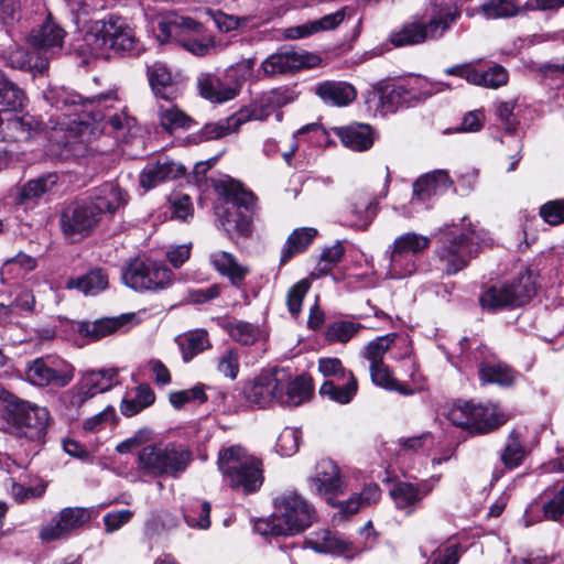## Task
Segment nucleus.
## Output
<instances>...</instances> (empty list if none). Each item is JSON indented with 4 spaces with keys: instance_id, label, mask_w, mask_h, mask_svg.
<instances>
[{
    "instance_id": "obj_34",
    "label": "nucleus",
    "mask_w": 564,
    "mask_h": 564,
    "mask_svg": "<svg viewBox=\"0 0 564 564\" xmlns=\"http://www.w3.org/2000/svg\"><path fill=\"white\" fill-rule=\"evenodd\" d=\"M302 66H304V57L295 51L274 53L261 64L264 74L270 76L294 72Z\"/></svg>"
},
{
    "instance_id": "obj_6",
    "label": "nucleus",
    "mask_w": 564,
    "mask_h": 564,
    "mask_svg": "<svg viewBox=\"0 0 564 564\" xmlns=\"http://www.w3.org/2000/svg\"><path fill=\"white\" fill-rule=\"evenodd\" d=\"M121 280L140 292H160L173 284L174 273L161 262L145 257L130 259L121 270Z\"/></svg>"
},
{
    "instance_id": "obj_21",
    "label": "nucleus",
    "mask_w": 564,
    "mask_h": 564,
    "mask_svg": "<svg viewBox=\"0 0 564 564\" xmlns=\"http://www.w3.org/2000/svg\"><path fill=\"white\" fill-rule=\"evenodd\" d=\"M377 215L376 199L366 192L354 193L348 200L346 223L357 229H367Z\"/></svg>"
},
{
    "instance_id": "obj_31",
    "label": "nucleus",
    "mask_w": 564,
    "mask_h": 564,
    "mask_svg": "<svg viewBox=\"0 0 564 564\" xmlns=\"http://www.w3.org/2000/svg\"><path fill=\"white\" fill-rule=\"evenodd\" d=\"M198 88L200 95L213 102H225L231 100L239 93L237 84H227L220 78L209 74L202 75L198 78Z\"/></svg>"
},
{
    "instance_id": "obj_54",
    "label": "nucleus",
    "mask_w": 564,
    "mask_h": 564,
    "mask_svg": "<svg viewBox=\"0 0 564 564\" xmlns=\"http://www.w3.org/2000/svg\"><path fill=\"white\" fill-rule=\"evenodd\" d=\"M155 401V394L148 384H140L135 389L133 399H123L120 405L121 413L124 416H133L152 405Z\"/></svg>"
},
{
    "instance_id": "obj_64",
    "label": "nucleus",
    "mask_w": 564,
    "mask_h": 564,
    "mask_svg": "<svg viewBox=\"0 0 564 564\" xmlns=\"http://www.w3.org/2000/svg\"><path fill=\"white\" fill-rule=\"evenodd\" d=\"M228 332L232 339L242 345L254 344L260 334V330L257 326L243 321L229 324Z\"/></svg>"
},
{
    "instance_id": "obj_62",
    "label": "nucleus",
    "mask_w": 564,
    "mask_h": 564,
    "mask_svg": "<svg viewBox=\"0 0 564 564\" xmlns=\"http://www.w3.org/2000/svg\"><path fill=\"white\" fill-rule=\"evenodd\" d=\"M56 182L57 176L55 174H50L28 182L21 189V200L24 202L26 199L41 197L43 194L51 191Z\"/></svg>"
},
{
    "instance_id": "obj_61",
    "label": "nucleus",
    "mask_w": 564,
    "mask_h": 564,
    "mask_svg": "<svg viewBox=\"0 0 564 564\" xmlns=\"http://www.w3.org/2000/svg\"><path fill=\"white\" fill-rule=\"evenodd\" d=\"M210 17L217 26V29L221 32H231L238 29H243L248 26H256L257 24H251L252 18L250 15L246 17H237L227 14L220 10L210 11Z\"/></svg>"
},
{
    "instance_id": "obj_18",
    "label": "nucleus",
    "mask_w": 564,
    "mask_h": 564,
    "mask_svg": "<svg viewBox=\"0 0 564 564\" xmlns=\"http://www.w3.org/2000/svg\"><path fill=\"white\" fill-rule=\"evenodd\" d=\"M402 97L403 106L411 107L433 96L449 89L451 86L443 82H432L422 76H415L402 84H397Z\"/></svg>"
},
{
    "instance_id": "obj_23",
    "label": "nucleus",
    "mask_w": 564,
    "mask_h": 564,
    "mask_svg": "<svg viewBox=\"0 0 564 564\" xmlns=\"http://www.w3.org/2000/svg\"><path fill=\"white\" fill-rule=\"evenodd\" d=\"M453 186V181L444 170H435L419 177L413 184L412 202H425L442 195Z\"/></svg>"
},
{
    "instance_id": "obj_17",
    "label": "nucleus",
    "mask_w": 564,
    "mask_h": 564,
    "mask_svg": "<svg viewBox=\"0 0 564 564\" xmlns=\"http://www.w3.org/2000/svg\"><path fill=\"white\" fill-rule=\"evenodd\" d=\"M119 383L118 368L88 370L83 373L78 383L79 401L85 402L96 394L109 391L112 387L118 386Z\"/></svg>"
},
{
    "instance_id": "obj_30",
    "label": "nucleus",
    "mask_w": 564,
    "mask_h": 564,
    "mask_svg": "<svg viewBox=\"0 0 564 564\" xmlns=\"http://www.w3.org/2000/svg\"><path fill=\"white\" fill-rule=\"evenodd\" d=\"M336 135L341 143L352 151H367L373 144V130L366 123H351L335 128Z\"/></svg>"
},
{
    "instance_id": "obj_4",
    "label": "nucleus",
    "mask_w": 564,
    "mask_h": 564,
    "mask_svg": "<svg viewBox=\"0 0 564 564\" xmlns=\"http://www.w3.org/2000/svg\"><path fill=\"white\" fill-rule=\"evenodd\" d=\"M459 12L447 9L434 14L429 21L413 17L389 35L390 43L395 47L417 45L427 41H436L444 36L457 20Z\"/></svg>"
},
{
    "instance_id": "obj_37",
    "label": "nucleus",
    "mask_w": 564,
    "mask_h": 564,
    "mask_svg": "<svg viewBox=\"0 0 564 564\" xmlns=\"http://www.w3.org/2000/svg\"><path fill=\"white\" fill-rule=\"evenodd\" d=\"M371 382L387 391L398 392L402 395H412L415 390L405 382L399 381L393 376V371L386 362L369 365Z\"/></svg>"
},
{
    "instance_id": "obj_50",
    "label": "nucleus",
    "mask_w": 564,
    "mask_h": 564,
    "mask_svg": "<svg viewBox=\"0 0 564 564\" xmlns=\"http://www.w3.org/2000/svg\"><path fill=\"white\" fill-rule=\"evenodd\" d=\"M176 340L181 348L183 360L186 362L210 346L208 334L205 330L189 332L177 337Z\"/></svg>"
},
{
    "instance_id": "obj_55",
    "label": "nucleus",
    "mask_w": 564,
    "mask_h": 564,
    "mask_svg": "<svg viewBox=\"0 0 564 564\" xmlns=\"http://www.w3.org/2000/svg\"><path fill=\"white\" fill-rule=\"evenodd\" d=\"M542 510L547 520L557 521L562 518L564 514V482L544 491Z\"/></svg>"
},
{
    "instance_id": "obj_49",
    "label": "nucleus",
    "mask_w": 564,
    "mask_h": 564,
    "mask_svg": "<svg viewBox=\"0 0 564 564\" xmlns=\"http://www.w3.org/2000/svg\"><path fill=\"white\" fill-rule=\"evenodd\" d=\"M399 339L397 333L386 334L370 340L360 351V356L369 361V365L381 364L384 355Z\"/></svg>"
},
{
    "instance_id": "obj_12",
    "label": "nucleus",
    "mask_w": 564,
    "mask_h": 564,
    "mask_svg": "<svg viewBox=\"0 0 564 564\" xmlns=\"http://www.w3.org/2000/svg\"><path fill=\"white\" fill-rule=\"evenodd\" d=\"M224 187L225 193L231 197L235 209L243 207L247 213L253 209L256 205L254 195L243 188L239 182L231 180ZM220 225L228 235L248 236L251 232V217L241 212L227 209L226 214L220 217Z\"/></svg>"
},
{
    "instance_id": "obj_42",
    "label": "nucleus",
    "mask_w": 564,
    "mask_h": 564,
    "mask_svg": "<svg viewBox=\"0 0 564 564\" xmlns=\"http://www.w3.org/2000/svg\"><path fill=\"white\" fill-rule=\"evenodd\" d=\"M108 282V274L102 269H94L79 278L69 279L66 288L77 289L85 295H95L104 291Z\"/></svg>"
},
{
    "instance_id": "obj_36",
    "label": "nucleus",
    "mask_w": 564,
    "mask_h": 564,
    "mask_svg": "<svg viewBox=\"0 0 564 564\" xmlns=\"http://www.w3.org/2000/svg\"><path fill=\"white\" fill-rule=\"evenodd\" d=\"M129 319V315H121L118 317L100 318L95 322H85L79 325L78 332L91 340H98L119 332Z\"/></svg>"
},
{
    "instance_id": "obj_35",
    "label": "nucleus",
    "mask_w": 564,
    "mask_h": 564,
    "mask_svg": "<svg viewBox=\"0 0 564 564\" xmlns=\"http://www.w3.org/2000/svg\"><path fill=\"white\" fill-rule=\"evenodd\" d=\"M381 490L377 484H369L359 494L351 495L347 500L335 502L334 507L339 509L344 518L357 513L360 509L369 507L379 501Z\"/></svg>"
},
{
    "instance_id": "obj_14",
    "label": "nucleus",
    "mask_w": 564,
    "mask_h": 564,
    "mask_svg": "<svg viewBox=\"0 0 564 564\" xmlns=\"http://www.w3.org/2000/svg\"><path fill=\"white\" fill-rule=\"evenodd\" d=\"M100 221L98 207L88 199L69 205L59 219L63 234L73 242L89 236Z\"/></svg>"
},
{
    "instance_id": "obj_8",
    "label": "nucleus",
    "mask_w": 564,
    "mask_h": 564,
    "mask_svg": "<svg viewBox=\"0 0 564 564\" xmlns=\"http://www.w3.org/2000/svg\"><path fill=\"white\" fill-rule=\"evenodd\" d=\"M192 460V452L184 445H149L139 453V467L153 476L178 477Z\"/></svg>"
},
{
    "instance_id": "obj_3",
    "label": "nucleus",
    "mask_w": 564,
    "mask_h": 564,
    "mask_svg": "<svg viewBox=\"0 0 564 564\" xmlns=\"http://www.w3.org/2000/svg\"><path fill=\"white\" fill-rule=\"evenodd\" d=\"M314 508L297 492H285L275 499V512L261 520L257 529L272 535L297 534L312 524Z\"/></svg>"
},
{
    "instance_id": "obj_51",
    "label": "nucleus",
    "mask_w": 564,
    "mask_h": 564,
    "mask_svg": "<svg viewBox=\"0 0 564 564\" xmlns=\"http://www.w3.org/2000/svg\"><path fill=\"white\" fill-rule=\"evenodd\" d=\"M107 25L112 26L109 35V48L123 52H132L135 48V37L132 30L119 20L106 21Z\"/></svg>"
},
{
    "instance_id": "obj_27",
    "label": "nucleus",
    "mask_w": 564,
    "mask_h": 564,
    "mask_svg": "<svg viewBox=\"0 0 564 564\" xmlns=\"http://www.w3.org/2000/svg\"><path fill=\"white\" fill-rule=\"evenodd\" d=\"M345 19V11L338 10L326 14L321 19L305 22L301 25L290 26L283 30V36L288 40H300L314 35L318 32L336 29Z\"/></svg>"
},
{
    "instance_id": "obj_7",
    "label": "nucleus",
    "mask_w": 564,
    "mask_h": 564,
    "mask_svg": "<svg viewBox=\"0 0 564 564\" xmlns=\"http://www.w3.org/2000/svg\"><path fill=\"white\" fill-rule=\"evenodd\" d=\"M202 24L191 18L172 14L161 19L154 32L161 44L175 41L194 55L204 56L215 52L216 46L210 36H189V33L198 34Z\"/></svg>"
},
{
    "instance_id": "obj_24",
    "label": "nucleus",
    "mask_w": 564,
    "mask_h": 564,
    "mask_svg": "<svg viewBox=\"0 0 564 564\" xmlns=\"http://www.w3.org/2000/svg\"><path fill=\"white\" fill-rule=\"evenodd\" d=\"M295 93L286 87H280L263 94L253 105L252 109H246L250 120H265L276 109L292 102Z\"/></svg>"
},
{
    "instance_id": "obj_26",
    "label": "nucleus",
    "mask_w": 564,
    "mask_h": 564,
    "mask_svg": "<svg viewBox=\"0 0 564 564\" xmlns=\"http://www.w3.org/2000/svg\"><path fill=\"white\" fill-rule=\"evenodd\" d=\"M315 94L322 101L332 107H346L357 97L356 88L341 80H325L315 87Z\"/></svg>"
},
{
    "instance_id": "obj_13",
    "label": "nucleus",
    "mask_w": 564,
    "mask_h": 564,
    "mask_svg": "<svg viewBox=\"0 0 564 564\" xmlns=\"http://www.w3.org/2000/svg\"><path fill=\"white\" fill-rule=\"evenodd\" d=\"M10 423L20 436L30 441H42L51 421L50 412L28 401L12 404L9 413Z\"/></svg>"
},
{
    "instance_id": "obj_48",
    "label": "nucleus",
    "mask_w": 564,
    "mask_h": 564,
    "mask_svg": "<svg viewBox=\"0 0 564 564\" xmlns=\"http://www.w3.org/2000/svg\"><path fill=\"white\" fill-rule=\"evenodd\" d=\"M430 243L431 240L429 237L414 231H409L397 236L389 246L400 252L408 253L411 257L419 259V257L430 247Z\"/></svg>"
},
{
    "instance_id": "obj_46",
    "label": "nucleus",
    "mask_w": 564,
    "mask_h": 564,
    "mask_svg": "<svg viewBox=\"0 0 564 564\" xmlns=\"http://www.w3.org/2000/svg\"><path fill=\"white\" fill-rule=\"evenodd\" d=\"M36 267V259L19 252L15 257L8 259L1 267L0 275L3 283H9L11 280H18L24 276L28 272L34 270Z\"/></svg>"
},
{
    "instance_id": "obj_5",
    "label": "nucleus",
    "mask_w": 564,
    "mask_h": 564,
    "mask_svg": "<svg viewBox=\"0 0 564 564\" xmlns=\"http://www.w3.org/2000/svg\"><path fill=\"white\" fill-rule=\"evenodd\" d=\"M485 232L469 228L466 232L459 235L453 231L444 234L440 238V247L436 250L437 258L443 264L447 274H456L467 267L482 243H485Z\"/></svg>"
},
{
    "instance_id": "obj_20",
    "label": "nucleus",
    "mask_w": 564,
    "mask_h": 564,
    "mask_svg": "<svg viewBox=\"0 0 564 564\" xmlns=\"http://www.w3.org/2000/svg\"><path fill=\"white\" fill-rule=\"evenodd\" d=\"M26 380L37 387L54 384L62 388L67 386L74 378L72 369L58 370L50 367L44 359L37 358L29 364L25 369Z\"/></svg>"
},
{
    "instance_id": "obj_39",
    "label": "nucleus",
    "mask_w": 564,
    "mask_h": 564,
    "mask_svg": "<svg viewBox=\"0 0 564 564\" xmlns=\"http://www.w3.org/2000/svg\"><path fill=\"white\" fill-rule=\"evenodd\" d=\"M40 122L30 115H9L7 123V142H23L34 137L40 131Z\"/></svg>"
},
{
    "instance_id": "obj_52",
    "label": "nucleus",
    "mask_w": 564,
    "mask_h": 564,
    "mask_svg": "<svg viewBox=\"0 0 564 564\" xmlns=\"http://www.w3.org/2000/svg\"><path fill=\"white\" fill-rule=\"evenodd\" d=\"M357 389V379L350 373L348 382L344 386H336L333 381H325L319 388V393L323 397L329 398L332 401L347 404L352 400Z\"/></svg>"
},
{
    "instance_id": "obj_59",
    "label": "nucleus",
    "mask_w": 564,
    "mask_h": 564,
    "mask_svg": "<svg viewBox=\"0 0 564 564\" xmlns=\"http://www.w3.org/2000/svg\"><path fill=\"white\" fill-rule=\"evenodd\" d=\"M480 10L487 19L510 18L519 12L520 2L518 0H486Z\"/></svg>"
},
{
    "instance_id": "obj_53",
    "label": "nucleus",
    "mask_w": 564,
    "mask_h": 564,
    "mask_svg": "<svg viewBox=\"0 0 564 564\" xmlns=\"http://www.w3.org/2000/svg\"><path fill=\"white\" fill-rule=\"evenodd\" d=\"M210 505L199 499H191L184 508V518L192 528L207 529L210 525Z\"/></svg>"
},
{
    "instance_id": "obj_32",
    "label": "nucleus",
    "mask_w": 564,
    "mask_h": 564,
    "mask_svg": "<svg viewBox=\"0 0 564 564\" xmlns=\"http://www.w3.org/2000/svg\"><path fill=\"white\" fill-rule=\"evenodd\" d=\"M209 260L214 268L221 275L227 276L235 286H239L249 274V269L240 264L232 253L218 250L210 253Z\"/></svg>"
},
{
    "instance_id": "obj_58",
    "label": "nucleus",
    "mask_w": 564,
    "mask_h": 564,
    "mask_svg": "<svg viewBox=\"0 0 564 564\" xmlns=\"http://www.w3.org/2000/svg\"><path fill=\"white\" fill-rule=\"evenodd\" d=\"M24 102V91L0 70V105L18 109L22 108Z\"/></svg>"
},
{
    "instance_id": "obj_60",
    "label": "nucleus",
    "mask_w": 564,
    "mask_h": 564,
    "mask_svg": "<svg viewBox=\"0 0 564 564\" xmlns=\"http://www.w3.org/2000/svg\"><path fill=\"white\" fill-rule=\"evenodd\" d=\"M475 82L473 85L482 86L486 88L497 89L508 83V72L501 65H495L487 70H478L475 68Z\"/></svg>"
},
{
    "instance_id": "obj_43",
    "label": "nucleus",
    "mask_w": 564,
    "mask_h": 564,
    "mask_svg": "<svg viewBox=\"0 0 564 564\" xmlns=\"http://www.w3.org/2000/svg\"><path fill=\"white\" fill-rule=\"evenodd\" d=\"M112 26L107 25L106 21H96L90 30L85 34L84 42L89 54L101 56L109 50V35H111Z\"/></svg>"
},
{
    "instance_id": "obj_11",
    "label": "nucleus",
    "mask_w": 564,
    "mask_h": 564,
    "mask_svg": "<svg viewBox=\"0 0 564 564\" xmlns=\"http://www.w3.org/2000/svg\"><path fill=\"white\" fill-rule=\"evenodd\" d=\"M84 102L95 104L99 109L112 108L119 110V112L108 115L105 113L98 118L99 121L105 122L104 129L108 131L120 132L130 130L135 124L134 118L129 117L123 111L124 107L121 105L120 100L113 91L100 94L90 98H83L76 94L63 93V95L58 96L56 101L57 107H59V104L63 106H73Z\"/></svg>"
},
{
    "instance_id": "obj_19",
    "label": "nucleus",
    "mask_w": 564,
    "mask_h": 564,
    "mask_svg": "<svg viewBox=\"0 0 564 564\" xmlns=\"http://www.w3.org/2000/svg\"><path fill=\"white\" fill-rule=\"evenodd\" d=\"M186 169L178 162L160 156L155 162L148 163L140 174V185L151 189L162 182L175 180L185 174Z\"/></svg>"
},
{
    "instance_id": "obj_44",
    "label": "nucleus",
    "mask_w": 564,
    "mask_h": 564,
    "mask_svg": "<svg viewBox=\"0 0 564 564\" xmlns=\"http://www.w3.org/2000/svg\"><path fill=\"white\" fill-rule=\"evenodd\" d=\"M307 544L319 553L340 554L349 550V543L328 530L312 533Z\"/></svg>"
},
{
    "instance_id": "obj_9",
    "label": "nucleus",
    "mask_w": 564,
    "mask_h": 564,
    "mask_svg": "<svg viewBox=\"0 0 564 564\" xmlns=\"http://www.w3.org/2000/svg\"><path fill=\"white\" fill-rule=\"evenodd\" d=\"M447 419L471 434H486L501 426L508 416L495 404L480 405L470 402H454L447 410Z\"/></svg>"
},
{
    "instance_id": "obj_38",
    "label": "nucleus",
    "mask_w": 564,
    "mask_h": 564,
    "mask_svg": "<svg viewBox=\"0 0 564 564\" xmlns=\"http://www.w3.org/2000/svg\"><path fill=\"white\" fill-rule=\"evenodd\" d=\"M317 236L313 227H301L294 229L288 237L281 251L280 264H285L295 254L304 252Z\"/></svg>"
},
{
    "instance_id": "obj_15",
    "label": "nucleus",
    "mask_w": 564,
    "mask_h": 564,
    "mask_svg": "<svg viewBox=\"0 0 564 564\" xmlns=\"http://www.w3.org/2000/svg\"><path fill=\"white\" fill-rule=\"evenodd\" d=\"M308 487L313 494L335 505V498L345 494L347 484L336 463L325 458L316 464L314 475L308 478Z\"/></svg>"
},
{
    "instance_id": "obj_16",
    "label": "nucleus",
    "mask_w": 564,
    "mask_h": 564,
    "mask_svg": "<svg viewBox=\"0 0 564 564\" xmlns=\"http://www.w3.org/2000/svg\"><path fill=\"white\" fill-rule=\"evenodd\" d=\"M88 520L89 516L86 509L64 508L48 523L41 527L39 538L44 543L66 539Z\"/></svg>"
},
{
    "instance_id": "obj_25",
    "label": "nucleus",
    "mask_w": 564,
    "mask_h": 564,
    "mask_svg": "<svg viewBox=\"0 0 564 564\" xmlns=\"http://www.w3.org/2000/svg\"><path fill=\"white\" fill-rule=\"evenodd\" d=\"M89 203L98 207V215L115 214L128 203V194L118 184L105 183L95 189L88 198Z\"/></svg>"
},
{
    "instance_id": "obj_1",
    "label": "nucleus",
    "mask_w": 564,
    "mask_h": 564,
    "mask_svg": "<svg viewBox=\"0 0 564 564\" xmlns=\"http://www.w3.org/2000/svg\"><path fill=\"white\" fill-rule=\"evenodd\" d=\"M313 392L311 379L305 376L292 378L288 369H274L256 377L245 389L246 399L267 408L274 403L299 406L310 399Z\"/></svg>"
},
{
    "instance_id": "obj_63",
    "label": "nucleus",
    "mask_w": 564,
    "mask_h": 564,
    "mask_svg": "<svg viewBox=\"0 0 564 564\" xmlns=\"http://www.w3.org/2000/svg\"><path fill=\"white\" fill-rule=\"evenodd\" d=\"M301 438L302 433L300 430L285 427L278 436L275 445L276 452L281 456H293L299 451Z\"/></svg>"
},
{
    "instance_id": "obj_10",
    "label": "nucleus",
    "mask_w": 564,
    "mask_h": 564,
    "mask_svg": "<svg viewBox=\"0 0 564 564\" xmlns=\"http://www.w3.org/2000/svg\"><path fill=\"white\" fill-rule=\"evenodd\" d=\"M535 294L532 275L524 271L511 283L489 288L479 299L484 308L491 311L516 307L528 303Z\"/></svg>"
},
{
    "instance_id": "obj_2",
    "label": "nucleus",
    "mask_w": 564,
    "mask_h": 564,
    "mask_svg": "<svg viewBox=\"0 0 564 564\" xmlns=\"http://www.w3.org/2000/svg\"><path fill=\"white\" fill-rule=\"evenodd\" d=\"M217 466L224 482L232 489L250 494L263 482L261 462L241 445L223 446Z\"/></svg>"
},
{
    "instance_id": "obj_22",
    "label": "nucleus",
    "mask_w": 564,
    "mask_h": 564,
    "mask_svg": "<svg viewBox=\"0 0 564 564\" xmlns=\"http://www.w3.org/2000/svg\"><path fill=\"white\" fill-rule=\"evenodd\" d=\"M64 30L47 19L40 28L32 30L28 41L31 46L43 52V56L53 55L56 50H61L64 42Z\"/></svg>"
},
{
    "instance_id": "obj_47",
    "label": "nucleus",
    "mask_w": 564,
    "mask_h": 564,
    "mask_svg": "<svg viewBox=\"0 0 564 564\" xmlns=\"http://www.w3.org/2000/svg\"><path fill=\"white\" fill-rule=\"evenodd\" d=\"M479 378L484 384L509 386L514 380V371L503 362L484 361L479 366Z\"/></svg>"
},
{
    "instance_id": "obj_29",
    "label": "nucleus",
    "mask_w": 564,
    "mask_h": 564,
    "mask_svg": "<svg viewBox=\"0 0 564 564\" xmlns=\"http://www.w3.org/2000/svg\"><path fill=\"white\" fill-rule=\"evenodd\" d=\"M249 121L248 111L245 109L239 110L238 112L229 116L227 118L220 119L216 122L206 123L195 135V139L199 142L217 140L228 134H231L239 130V128Z\"/></svg>"
},
{
    "instance_id": "obj_41",
    "label": "nucleus",
    "mask_w": 564,
    "mask_h": 564,
    "mask_svg": "<svg viewBox=\"0 0 564 564\" xmlns=\"http://www.w3.org/2000/svg\"><path fill=\"white\" fill-rule=\"evenodd\" d=\"M161 127L169 132L177 129H191L194 120L172 101H164L158 108Z\"/></svg>"
},
{
    "instance_id": "obj_57",
    "label": "nucleus",
    "mask_w": 564,
    "mask_h": 564,
    "mask_svg": "<svg viewBox=\"0 0 564 564\" xmlns=\"http://www.w3.org/2000/svg\"><path fill=\"white\" fill-rule=\"evenodd\" d=\"M344 254L345 248L341 241H336L332 247L325 248L312 275L319 278L328 274L341 261Z\"/></svg>"
},
{
    "instance_id": "obj_56",
    "label": "nucleus",
    "mask_w": 564,
    "mask_h": 564,
    "mask_svg": "<svg viewBox=\"0 0 564 564\" xmlns=\"http://www.w3.org/2000/svg\"><path fill=\"white\" fill-rule=\"evenodd\" d=\"M527 456L520 435L517 431L510 432L506 446L501 453V462L508 469H513L520 466Z\"/></svg>"
},
{
    "instance_id": "obj_28",
    "label": "nucleus",
    "mask_w": 564,
    "mask_h": 564,
    "mask_svg": "<svg viewBox=\"0 0 564 564\" xmlns=\"http://www.w3.org/2000/svg\"><path fill=\"white\" fill-rule=\"evenodd\" d=\"M148 80L156 98L163 101H173L176 89L170 68L162 62H154L147 67Z\"/></svg>"
},
{
    "instance_id": "obj_33",
    "label": "nucleus",
    "mask_w": 564,
    "mask_h": 564,
    "mask_svg": "<svg viewBox=\"0 0 564 564\" xmlns=\"http://www.w3.org/2000/svg\"><path fill=\"white\" fill-rule=\"evenodd\" d=\"M394 507L405 516H411L421 506L420 492L414 482L397 481L389 491Z\"/></svg>"
},
{
    "instance_id": "obj_40",
    "label": "nucleus",
    "mask_w": 564,
    "mask_h": 564,
    "mask_svg": "<svg viewBox=\"0 0 564 564\" xmlns=\"http://www.w3.org/2000/svg\"><path fill=\"white\" fill-rule=\"evenodd\" d=\"M384 257L389 263L387 267V276L390 279H403L412 275L417 269V259L408 253L388 246Z\"/></svg>"
},
{
    "instance_id": "obj_45",
    "label": "nucleus",
    "mask_w": 564,
    "mask_h": 564,
    "mask_svg": "<svg viewBox=\"0 0 564 564\" xmlns=\"http://www.w3.org/2000/svg\"><path fill=\"white\" fill-rule=\"evenodd\" d=\"M7 64L17 69H34L43 73L48 67V57L41 53H26L22 48L12 50L7 56Z\"/></svg>"
}]
</instances>
